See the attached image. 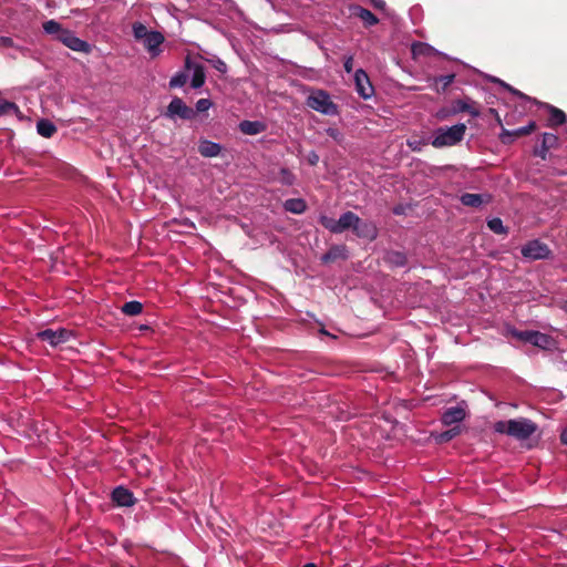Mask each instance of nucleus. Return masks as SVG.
Listing matches in <instances>:
<instances>
[{"label":"nucleus","instance_id":"1","mask_svg":"<svg viewBox=\"0 0 567 567\" xmlns=\"http://www.w3.org/2000/svg\"><path fill=\"white\" fill-rule=\"evenodd\" d=\"M495 432L509 435L523 441L529 439L536 431L537 425L532 420L520 417L508 421H498L494 424Z\"/></svg>","mask_w":567,"mask_h":567},{"label":"nucleus","instance_id":"2","mask_svg":"<svg viewBox=\"0 0 567 567\" xmlns=\"http://www.w3.org/2000/svg\"><path fill=\"white\" fill-rule=\"evenodd\" d=\"M482 105L472 97L465 95L461 99L453 100L450 105L441 111L442 117L466 113L471 117L481 115Z\"/></svg>","mask_w":567,"mask_h":567},{"label":"nucleus","instance_id":"3","mask_svg":"<svg viewBox=\"0 0 567 567\" xmlns=\"http://www.w3.org/2000/svg\"><path fill=\"white\" fill-rule=\"evenodd\" d=\"M358 221V215L351 210L343 213L338 220L327 216L321 215L319 217V223L322 227L328 229L332 234H341L346 230L351 229L353 227V223Z\"/></svg>","mask_w":567,"mask_h":567},{"label":"nucleus","instance_id":"4","mask_svg":"<svg viewBox=\"0 0 567 567\" xmlns=\"http://www.w3.org/2000/svg\"><path fill=\"white\" fill-rule=\"evenodd\" d=\"M307 105L324 115H336L338 106L332 102L330 95L322 90L313 91L307 99Z\"/></svg>","mask_w":567,"mask_h":567},{"label":"nucleus","instance_id":"5","mask_svg":"<svg viewBox=\"0 0 567 567\" xmlns=\"http://www.w3.org/2000/svg\"><path fill=\"white\" fill-rule=\"evenodd\" d=\"M466 125L464 123H458L451 127H439L433 142H461L464 137Z\"/></svg>","mask_w":567,"mask_h":567},{"label":"nucleus","instance_id":"6","mask_svg":"<svg viewBox=\"0 0 567 567\" xmlns=\"http://www.w3.org/2000/svg\"><path fill=\"white\" fill-rule=\"evenodd\" d=\"M166 115L171 118L192 120L196 116V112L187 106L181 97L175 96L167 106Z\"/></svg>","mask_w":567,"mask_h":567},{"label":"nucleus","instance_id":"7","mask_svg":"<svg viewBox=\"0 0 567 567\" xmlns=\"http://www.w3.org/2000/svg\"><path fill=\"white\" fill-rule=\"evenodd\" d=\"M522 255L532 260L546 259L550 255V249L539 240H532L522 248Z\"/></svg>","mask_w":567,"mask_h":567},{"label":"nucleus","instance_id":"8","mask_svg":"<svg viewBox=\"0 0 567 567\" xmlns=\"http://www.w3.org/2000/svg\"><path fill=\"white\" fill-rule=\"evenodd\" d=\"M39 340L48 342L52 347H56L69 340L70 331L66 329H45L37 333Z\"/></svg>","mask_w":567,"mask_h":567},{"label":"nucleus","instance_id":"9","mask_svg":"<svg viewBox=\"0 0 567 567\" xmlns=\"http://www.w3.org/2000/svg\"><path fill=\"white\" fill-rule=\"evenodd\" d=\"M59 41L62 42L69 49L76 52L89 53L91 51V45L87 42L75 37V34L72 31L66 29L64 30V32L61 33Z\"/></svg>","mask_w":567,"mask_h":567},{"label":"nucleus","instance_id":"10","mask_svg":"<svg viewBox=\"0 0 567 567\" xmlns=\"http://www.w3.org/2000/svg\"><path fill=\"white\" fill-rule=\"evenodd\" d=\"M184 68L186 71H193L190 86L193 89L202 87L206 80L204 66L202 64L194 63L190 56L187 55L185 59Z\"/></svg>","mask_w":567,"mask_h":567},{"label":"nucleus","instance_id":"11","mask_svg":"<svg viewBox=\"0 0 567 567\" xmlns=\"http://www.w3.org/2000/svg\"><path fill=\"white\" fill-rule=\"evenodd\" d=\"M354 82L357 86V92L361 97L367 100L373 95L374 89L370 82L368 74L362 69L355 71Z\"/></svg>","mask_w":567,"mask_h":567},{"label":"nucleus","instance_id":"12","mask_svg":"<svg viewBox=\"0 0 567 567\" xmlns=\"http://www.w3.org/2000/svg\"><path fill=\"white\" fill-rule=\"evenodd\" d=\"M352 231L360 238L373 240L377 238V227L370 221H363L358 216V221L353 223Z\"/></svg>","mask_w":567,"mask_h":567},{"label":"nucleus","instance_id":"13","mask_svg":"<svg viewBox=\"0 0 567 567\" xmlns=\"http://www.w3.org/2000/svg\"><path fill=\"white\" fill-rule=\"evenodd\" d=\"M112 501L117 506H122V507H130V506L134 505L136 502L133 493L124 486H117L113 489Z\"/></svg>","mask_w":567,"mask_h":567},{"label":"nucleus","instance_id":"14","mask_svg":"<svg viewBox=\"0 0 567 567\" xmlns=\"http://www.w3.org/2000/svg\"><path fill=\"white\" fill-rule=\"evenodd\" d=\"M348 248L346 245H333L328 251L321 257V261L324 264L334 262L339 259H348Z\"/></svg>","mask_w":567,"mask_h":567},{"label":"nucleus","instance_id":"15","mask_svg":"<svg viewBox=\"0 0 567 567\" xmlns=\"http://www.w3.org/2000/svg\"><path fill=\"white\" fill-rule=\"evenodd\" d=\"M164 40V35L161 32L151 31V33L143 41V44L148 50V52L155 56L161 52L159 47L163 44Z\"/></svg>","mask_w":567,"mask_h":567},{"label":"nucleus","instance_id":"16","mask_svg":"<svg viewBox=\"0 0 567 567\" xmlns=\"http://www.w3.org/2000/svg\"><path fill=\"white\" fill-rule=\"evenodd\" d=\"M460 199L464 206L477 208L483 204H488L491 202L492 197L488 194L465 193L461 196Z\"/></svg>","mask_w":567,"mask_h":567},{"label":"nucleus","instance_id":"17","mask_svg":"<svg viewBox=\"0 0 567 567\" xmlns=\"http://www.w3.org/2000/svg\"><path fill=\"white\" fill-rule=\"evenodd\" d=\"M270 175L274 182L280 183L285 186H291L296 182V175L286 167H281L278 171L272 169Z\"/></svg>","mask_w":567,"mask_h":567},{"label":"nucleus","instance_id":"18","mask_svg":"<svg viewBox=\"0 0 567 567\" xmlns=\"http://www.w3.org/2000/svg\"><path fill=\"white\" fill-rule=\"evenodd\" d=\"M465 415V410L461 406L449 408L442 415V422L445 425H452L463 421Z\"/></svg>","mask_w":567,"mask_h":567},{"label":"nucleus","instance_id":"19","mask_svg":"<svg viewBox=\"0 0 567 567\" xmlns=\"http://www.w3.org/2000/svg\"><path fill=\"white\" fill-rule=\"evenodd\" d=\"M536 124L535 122H529L527 125L519 126L517 128L513 130H506L503 128L501 133V137H512V138H520L528 134H530L533 131H535Z\"/></svg>","mask_w":567,"mask_h":567},{"label":"nucleus","instance_id":"20","mask_svg":"<svg viewBox=\"0 0 567 567\" xmlns=\"http://www.w3.org/2000/svg\"><path fill=\"white\" fill-rule=\"evenodd\" d=\"M352 14L360 18L365 27H372L379 23L377 16L363 7L354 6L352 8Z\"/></svg>","mask_w":567,"mask_h":567},{"label":"nucleus","instance_id":"21","mask_svg":"<svg viewBox=\"0 0 567 567\" xmlns=\"http://www.w3.org/2000/svg\"><path fill=\"white\" fill-rule=\"evenodd\" d=\"M239 131L246 135H256L266 130V124L260 121H243L238 125Z\"/></svg>","mask_w":567,"mask_h":567},{"label":"nucleus","instance_id":"22","mask_svg":"<svg viewBox=\"0 0 567 567\" xmlns=\"http://www.w3.org/2000/svg\"><path fill=\"white\" fill-rule=\"evenodd\" d=\"M548 122L550 126H558L566 122L567 116L565 112L558 107H555L553 105H548Z\"/></svg>","mask_w":567,"mask_h":567},{"label":"nucleus","instance_id":"23","mask_svg":"<svg viewBox=\"0 0 567 567\" xmlns=\"http://www.w3.org/2000/svg\"><path fill=\"white\" fill-rule=\"evenodd\" d=\"M284 208L292 214H302L307 209V204L302 198H290L284 203Z\"/></svg>","mask_w":567,"mask_h":567},{"label":"nucleus","instance_id":"24","mask_svg":"<svg viewBox=\"0 0 567 567\" xmlns=\"http://www.w3.org/2000/svg\"><path fill=\"white\" fill-rule=\"evenodd\" d=\"M38 133L44 138H51L56 132V126L49 120L42 118L37 123Z\"/></svg>","mask_w":567,"mask_h":567},{"label":"nucleus","instance_id":"25","mask_svg":"<svg viewBox=\"0 0 567 567\" xmlns=\"http://www.w3.org/2000/svg\"><path fill=\"white\" fill-rule=\"evenodd\" d=\"M43 31L47 34L54 35L56 40L60 39V35L62 32H64L65 29L62 28V25L55 21V20H48L42 24Z\"/></svg>","mask_w":567,"mask_h":567},{"label":"nucleus","instance_id":"26","mask_svg":"<svg viewBox=\"0 0 567 567\" xmlns=\"http://www.w3.org/2000/svg\"><path fill=\"white\" fill-rule=\"evenodd\" d=\"M530 339V344L542 349H547L551 343V338L548 334L542 333L539 331H534Z\"/></svg>","mask_w":567,"mask_h":567},{"label":"nucleus","instance_id":"27","mask_svg":"<svg viewBox=\"0 0 567 567\" xmlns=\"http://www.w3.org/2000/svg\"><path fill=\"white\" fill-rule=\"evenodd\" d=\"M121 309L124 315L133 317L140 315L143 311V305L140 301L132 300L125 302Z\"/></svg>","mask_w":567,"mask_h":567},{"label":"nucleus","instance_id":"28","mask_svg":"<svg viewBox=\"0 0 567 567\" xmlns=\"http://www.w3.org/2000/svg\"><path fill=\"white\" fill-rule=\"evenodd\" d=\"M487 227L491 231L497 235L508 234V227L504 226L503 220L498 217L487 220Z\"/></svg>","mask_w":567,"mask_h":567},{"label":"nucleus","instance_id":"29","mask_svg":"<svg viewBox=\"0 0 567 567\" xmlns=\"http://www.w3.org/2000/svg\"><path fill=\"white\" fill-rule=\"evenodd\" d=\"M221 151L220 144H199L198 152L205 157L217 156Z\"/></svg>","mask_w":567,"mask_h":567},{"label":"nucleus","instance_id":"30","mask_svg":"<svg viewBox=\"0 0 567 567\" xmlns=\"http://www.w3.org/2000/svg\"><path fill=\"white\" fill-rule=\"evenodd\" d=\"M188 71H179L177 72L174 76L171 78L169 80V87L171 89H176V87H182L186 84L187 80H188V74H187Z\"/></svg>","mask_w":567,"mask_h":567},{"label":"nucleus","instance_id":"31","mask_svg":"<svg viewBox=\"0 0 567 567\" xmlns=\"http://www.w3.org/2000/svg\"><path fill=\"white\" fill-rule=\"evenodd\" d=\"M461 433V430H460V426H454L450 430H446L442 433H440L437 436H436V441L439 443H447L450 442L451 440H453L455 436H457L458 434Z\"/></svg>","mask_w":567,"mask_h":567},{"label":"nucleus","instance_id":"32","mask_svg":"<svg viewBox=\"0 0 567 567\" xmlns=\"http://www.w3.org/2000/svg\"><path fill=\"white\" fill-rule=\"evenodd\" d=\"M454 74L441 75L435 79V85L437 92H444L454 81Z\"/></svg>","mask_w":567,"mask_h":567},{"label":"nucleus","instance_id":"33","mask_svg":"<svg viewBox=\"0 0 567 567\" xmlns=\"http://www.w3.org/2000/svg\"><path fill=\"white\" fill-rule=\"evenodd\" d=\"M411 50H412L413 55L417 56V55H429L433 51V48L423 42H415L412 44Z\"/></svg>","mask_w":567,"mask_h":567},{"label":"nucleus","instance_id":"34","mask_svg":"<svg viewBox=\"0 0 567 567\" xmlns=\"http://www.w3.org/2000/svg\"><path fill=\"white\" fill-rule=\"evenodd\" d=\"M150 33H151V31H148L147 28L143 23L135 22L133 24V34L136 40L144 41Z\"/></svg>","mask_w":567,"mask_h":567},{"label":"nucleus","instance_id":"35","mask_svg":"<svg viewBox=\"0 0 567 567\" xmlns=\"http://www.w3.org/2000/svg\"><path fill=\"white\" fill-rule=\"evenodd\" d=\"M18 111V106L10 101L0 100V116L16 113Z\"/></svg>","mask_w":567,"mask_h":567},{"label":"nucleus","instance_id":"36","mask_svg":"<svg viewBox=\"0 0 567 567\" xmlns=\"http://www.w3.org/2000/svg\"><path fill=\"white\" fill-rule=\"evenodd\" d=\"M533 332L532 330H525V331H518L516 329H512L509 330V333L516 338L517 340H520V341H524V342H528L530 343V338L533 336Z\"/></svg>","mask_w":567,"mask_h":567},{"label":"nucleus","instance_id":"37","mask_svg":"<svg viewBox=\"0 0 567 567\" xmlns=\"http://www.w3.org/2000/svg\"><path fill=\"white\" fill-rule=\"evenodd\" d=\"M389 260L398 267H403L406 264V257L401 252H392L389 255Z\"/></svg>","mask_w":567,"mask_h":567},{"label":"nucleus","instance_id":"38","mask_svg":"<svg viewBox=\"0 0 567 567\" xmlns=\"http://www.w3.org/2000/svg\"><path fill=\"white\" fill-rule=\"evenodd\" d=\"M214 69H216L220 73L227 72V64L219 58L215 56L213 59L207 60Z\"/></svg>","mask_w":567,"mask_h":567},{"label":"nucleus","instance_id":"39","mask_svg":"<svg viewBox=\"0 0 567 567\" xmlns=\"http://www.w3.org/2000/svg\"><path fill=\"white\" fill-rule=\"evenodd\" d=\"M212 106V101L209 99H199L196 103V113H203L209 110Z\"/></svg>","mask_w":567,"mask_h":567},{"label":"nucleus","instance_id":"40","mask_svg":"<svg viewBox=\"0 0 567 567\" xmlns=\"http://www.w3.org/2000/svg\"><path fill=\"white\" fill-rule=\"evenodd\" d=\"M555 144H540L539 147H536L534 150V154L536 156H539L542 159H546V154L549 151L550 146H554Z\"/></svg>","mask_w":567,"mask_h":567},{"label":"nucleus","instance_id":"41","mask_svg":"<svg viewBox=\"0 0 567 567\" xmlns=\"http://www.w3.org/2000/svg\"><path fill=\"white\" fill-rule=\"evenodd\" d=\"M14 45L13 39L10 37H0V49L12 48Z\"/></svg>","mask_w":567,"mask_h":567},{"label":"nucleus","instance_id":"42","mask_svg":"<svg viewBox=\"0 0 567 567\" xmlns=\"http://www.w3.org/2000/svg\"><path fill=\"white\" fill-rule=\"evenodd\" d=\"M307 162L309 163V165L311 166H315L318 164L319 162V155L316 153V152H310L308 155H307Z\"/></svg>","mask_w":567,"mask_h":567},{"label":"nucleus","instance_id":"43","mask_svg":"<svg viewBox=\"0 0 567 567\" xmlns=\"http://www.w3.org/2000/svg\"><path fill=\"white\" fill-rule=\"evenodd\" d=\"M343 66H344L346 72H348V73L352 72V70H353V58L352 56H348L344 60Z\"/></svg>","mask_w":567,"mask_h":567},{"label":"nucleus","instance_id":"44","mask_svg":"<svg viewBox=\"0 0 567 567\" xmlns=\"http://www.w3.org/2000/svg\"><path fill=\"white\" fill-rule=\"evenodd\" d=\"M557 136L551 133H544L542 142H557Z\"/></svg>","mask_w":567,"mask_h":567},{"label":"nucleus","instance_id":"45","mask_svg":"<svg viewBox=\"0 0 567 567\" xmlns=\"http://www.w3.org/2000/svg\"><path fill=\"white\" fill-rule=\"evenodd\" d=\"M371 2L375 9L383 10L385 8L384 0H371Z\"/></svg>","mask_w":567,"mask_h":567},{"label":"nucleus","instance_id":"46","mask_svg":"<svg viewBox=\"0 0 567 567\" xmlns=\"http://www.w3.org/2000/svg\"><path fill=\"white\" fill-rule=\"evenodd\" d=\"M560 442L567 445V427L560 433Z\"/></svg>","mask_w":567,"mask_h":567},{"label":"nucleus","instance_id":"47","mask_svg":"<svg viewBox=\"0 0 567 567\" xmlns=\"http://www.w3.org/2000/svg\"><path fill=\"white\" fill-rule=\"evenodd\" d=\"M502 84H503L507 90H509L511 92H513L514 94H517V95H519V96H522V95H523L519 91H517V90L513 89V87H512V86H509L508 84H505V83H503V82H502Z\"/></svg>","mask_w":567,"mask_h":567},{"label":"nucleus","instance_id":"48","mask_svg":"<svg viewBox=\"0 0 567 567\" xmlns=\"http://www.w3.org/2000/svg\"><path fill=\"white\" fill-rule=\"evenodd\" d=\"M410 146H413L412 150L413 151H416V152H420L421 151V145L422 144H409Z\"/></svg>","mask_w":567,"mask_h":567},{"label":"nucleus","instance_id":"49","mask_svg":"<svg viewBox=\"0 0 567 567\" xmlns=\"http://www.w3.org/2000/svg\"><path fill=\"white\" fill-rule=\"evenodd\" d=\"M302 567H318V566L313 563H308V564L303 565Z\"/></svg>","mask_w":567,"mask_h":567},{"label":"nucleus","instance_id":"50","mask_svg":"<svg viewBox=\"0 0 567 567\" xmlns=\"http://www.w3.org/2000/svg\"><path fill=\"white\" fill-rule=\"evenodd\" d=\"M393 212H394V214H396V215L401 214V209H400V208H398V207H396V208H394V210H393Z\"/></svg>","mask_w":567,"mask_h":567},{"label":"nucleus","instance_id":"51","mask_svg":"<svg viewBox=\"0 0 567 567\" xmlns=\"http://www.w3.org/2000/svg\"><path fill=\"white\" fill-rule=\"evenodd\" d=\"M434 146H444L445 144L443 143H440V144H433Z\"/></svg>","mask_w":567,"mask_h":567}]
</instances>
